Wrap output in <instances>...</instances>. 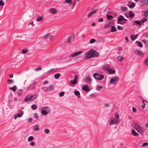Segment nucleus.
I'll return each mask as SVG.
<instances>
[{"label": "nucleus", "instance_id": "53", "mask_svg": "<svg viewBox=\"0 0 148 148\" xmlns=\"http://www.w3.org/2000/svg\"><path fill=\"white\" fill-rule=\"evenodd\" d=\"M148 145V143L145 142L143 143L142 145L143 147H145Z\"/></svg>", "mask_w": 148, "mask_h": 148}, {"label": "nucleus", "instance_id": "55", "mask_svg": "<svg viewBox=\"0 0 148 148\" xmlns=\"http://www.w3.org/2000/svg\"><path fill=\"white\" fill-rule=\"evenodd\" d=\"M42 110H49V108L48 107H43L42 108Z\"/></svg>", "mask_w": 148, "mask_h": 148}, {"label": "nucleus", "instance_id": "31", "mask_svg": "<svg viewBox=\"0 0 148 148\" xmlns=\"http://www.w3.org/2000/svg\"><path fill=\"white\" fill-rule=\"evenodd\" d=\"M60 76V73H58L56 74H55L54 75V77L55 79H58Z\"/></svg>", "mask_w": 148, "mask_h": 148}, {"label": "nucleus", "instance_id": "43", "mask_svg": "<svg viewBox=\"0 0 148 148\" xmlns=\"http://www.w3.org/2000/svg\"><path fill=\"white\" fill-rule=\"evenodd\" d=\"M43 17L42 16H38L37 18L36 19V21H39L42 20V19Z\"/></svg>", "mask_w": 148, "mask_h": 148}, {"label": "nucleus", "instance_id": "28", "mask_svg": "<svg viewBox=\"0 0 148 148\" xmlns=\"http://www.w3.org/2000/svg\"><path fill=\"white\" fill-rule=\"evenodd\" d=\"M134 16V14L133 12L132 11H131L129 12V16L131 18H132Z\"/></svg>", "mask_w": 148, "mask_h": 148}, {"label": "nucleus", "instance_id": "5", "mask_svg": "<svg viewBox=\"0 0 148 148\" xmlns=\"http://www.w3.org/2000/svg\"><path fill=\"white\" fill-rule=\"evenodd\" d=\"M122 20H125V21H127L126 20V19L123 16L120 15L118 18H117V22L118 24L121 23L120 22L122 21Z\"/></svg>", "mask_w": 148, "mask_h": 148}, {"label": "nucleus", "instance_id": "39", "mask_svg": "<svg viewBox=\"0 0 148 148\" xmlns=\"http://www.w3.org/2000/svg\"><path fill=\"white\" fill-rule=\"evenodd\" d=\"M31 108L33 110H35L37 108V106L36 105H33L31 106Z\"/></svg>", "mask_w": 148, "mask_h": 148}, {"label": "nucleus", "instance_id": "24", "mask_svg": "<svg viewBox=\"0 0 148 148\" xmlns=\"http://www.w3.org/2000/svg\"><path fill=\"white\" fill-rule=\"evenodd\" d=\"M41 113L43 115H46L47 114L48 112L45 110H41Z\"/></svg>", "mask_w": 148, "mask_h": 148}, {"label": "nucleus", "instance_id": "60", "mask_svg": "<svg viewBox=\"0 0 148 148\" xmlns=\"http://www.w3.org/2000/svg\"><path fill=\"white\" fill-rule=\"evenodd\" d=\"M117 29L119 30H122L123 29V28L122 27L120 26H118L117 27Z\"/></svg>", "mask_w": 148, "mask_h": 148}, {"label": "nucleus", "instance_id": "23", "mask_svg": "<svg viewBox=\"0 0 148 148\" xmlns=\"http://www.w3.org/2000/svg\"><path fill=\"white\" fill-rule=\"evenodd\" d=\"M74 93L75 95L78 96V98H80L79 96L80 95V93L79 91L76 90L74 92Z\"/></svg>", "mask_w": 148, "mask_h": 148}, {"label": "nucleus", "instance_id": "6", "mask_svg": "<svg viewBox=\"0 0 148 148\" xmlns=\"http://www.w3.org/2000/svg\"><path fill=\"white\" fill-rule=\"evenodd\" d=\"M19 112L21 113L18 114H15L14 116V119H16L18 117H20L23 115V111L21 110H19L18 111Z\"/></svg>", "mask_w": 148, "mask_h": 148}, {"label": "nucleus", "instance_id": "64", "mask_svg": "<svg viewBox=\"0 0 148 148\" xmlns=\"http://www.w3.org/2000/svg\"><path fill=\"white\" fill-rule=\"evenodd\" d=\"M42 68L41 67H39L37 68L35 70L36 71H40L41 70Z\"/></svg>", "mask_w": 148, "mask_h": 148}, {"label": "nucleus", "instance_id": "61", "mask_svg": "<svg viewBox=\"0 0 148 148\" xmlns=\"http://www.w3.org/2000/svg\"><path fill=\"white\" fill-rule=\"evenodd\" d=\"M103 21V19L102 18H99L98 20V21L99 22H102Z\"/></svg>", "mask_w": 148, "mask_h": 148}, {"label": "nucleus", "instance_id": "45", "mask_svg": "<svg viewBox=\"0 0 148 148\" xmlns=\"http://www.w3.org/2000/svg\"><path fill=\"white\" fill-rule=\"evenodd\" d=\"M22 92V90L21 89H20L17 91V93L19 95H21Z\"/></svg>", "mask_w": 148, "mask_h": 148}, {"label": "nucleus", "instance_id": "21", "mask_svg": "<svg viewBox=\"0 0 148 148\" xmlns=\"http://www.w3.org/2000/svg\"><path fill=\"white\" fill-rule=\"evenodd\" d=\"M48 88V91H52L54 89V88L52 84H51L50 85L49 88Z\"/></svg>", "mask_w": 148, "mask_h": 148}, {"label": "nucleus", "instance_id": "56", "mask_svg": "<svg viewBox=\"0 0 148 148\" xmlns=\"http://www.w3.org/2000/svg\"><path fill=\"white\" fill-rule=\"evenodd\" d=\"M4 4V3L2 0L0 1V5H3Z\"/></svg>", "mask_w": 148, "mask_h": 148}, {"label": "nucleus", "instance_id": "13", "mask_svg": "<svg viewBox=\"0 0 148 148\" xmlns=\"http://www.w3.org/2000/svg\"><path fill=\"white\" fill-rule=\"evenodd\" d=\"M136 130L138 132L141 134L143 133V127H140V126Z\"/></svg>", "mask_w": 148, "mask_h": 148}, {"label": "nucleus", "instance_id": "26", "mask_svg": "<svg viewBox=\"0 0 148 148\" xmlns=\"http://www.w3.org/2000/svg\"><path fill=\"white\" fill-rule=\"evenodd\" d=\"M17 89V86H14L13 87L10 88V89L12 90L14 92H15L16 91Z\"/></svg>", "mask_w": 148, "mask_h": 148}, {"label": "nucleus", "instance_id": "10", "mask_svg": "<svg viewBox=\"0 0 148 148\" xmlns=\"http://www.w3.org/2000/svg\"><path fill=\"white\" fill-rule=\"evenodd\" d=\"M82 89L84 91L88 92H89L90 90L88 85L87 84H86L83 86L82 87Z\"/></svg>", "mask_w": 148, "mask_h": 148}, {"label": "nucleus", "instance_id": "38", "mask_svg": "<svg viewBox=\"0 0 148 148\" xmlns=\"http://www.w3.org/2000/svg\"><path fill=\"white\" fill-rule=\"evenodd\" d=\"M144 63L145 65H148V57L145 59Z\"/></svg>", "mask_w": 148, "mask_h": 148}, {"label": "nucleus", "instance_id": "37", "mask_svg": "<svg viewBox=\"0 0 148 148\" xmlns=\"http://www.w3.org/2000/svg\"><path fill=\"white\" fill-rule=\"evenodd\" d=\"M65 3H68L69 4H72V2L71 0H65Z\"/></svg>", "mask_w": 148, "mask_h": 148}, {"label": "nucleus", "instance_id": "40", "mask_svg": "<svg viewBox=\"0 0 148 148\" xmlns=\"http://www.w3.org/2000/svg\"><path fill=\"white\" fill-rule=\"evenodd\" d=\"M8 84H11L14 83V81L12 79H8Z\"/></svg>", "mask_w": 148, "mask_h": 148}, {"label": "nucleus", "instance_id": "62", "mask_svg": "<svg viewBox=\"0 0 148 148\" xmlns=\"http://www.w3.org/2000/svg\"><path fill=\"white\" fill-rule=\"evenodd\" d=\"M126 20L127 21H126L125 20H123L124 21V22L123 23H120V24H121L122 25H124V24H125L127 22V21H128V20L127 19H126Z\"/></svg>", "mask_w": 148, "mask_h": 148}, {"label": "nucleus", "instance_id": "63", "mask_svg": "<svg viewBox=\"0 0 148 148\" xmlns=\"http://www.w3.org/2000/svg\"><path fill=\"white\" fill-rule=\"evenodd\" d=\"M144 2L146 5H148V0H143Z\"/></svg>", "mask_w": 148, "mask_h": 148}, {"label": "nucleus", "instance_id": "4", "mask_svg": "<svg viewBox=\"0 0 148 148\" xmlns=\"http://www.w3.org/2000/svg\"><path fill=\"white\" fill-rule=\"evenodd\" d=\"M119 78L118 77H115L114 78H112L111 79L110 81V84H116L117 82L119 81Z\"/></svg>", "mask_w": 148, "mask_h": 148}, {"label": "nucleus", "instance_id": "52", "mask_svg": "<svg viewBox=\"0 0 148 148\" xmlns=\"http://www.w3.org/2000/svg\"><path fill=\"white\" fill-rule=\"evenodd\" d=\"M49 34H47L43 36V38H47L49 36Z\"/></svg>", "mask_w": 148, "mask_h": 148}, {"label": "nucleus", "instance_id": "25", "mask_svg": "<svg viewBox=\"0 0 148 148\" xmlns=\"http://www.w3.org/2000/svg\"><path fill=\"white\" fill-rule=\"evenodd\" d=\"M136 44H138V47H143V44L141 42L137 41H136Z\"/></svg>", "mask_w": 148, "mask_h": 148}, {"label": "nucleus", "instance_id": "3", "mask_svg": "<svg viewBox=\"0 0 148 148\" xmlns=\"http://www.w3.org/2000/svg\"><path fill=\"white\" fill-rule=\"evenodd\" d=\"M35 96V97H34L33 99H35L37 97V96L35 95H34ZM34 95H28L25 98V101L27 102L31 100L34 97Z\"/></svg>", "mask_w": 148, "mask_h": 148}, {"label": "nucleus", "instance_id": "29", "mask_svg": "<svg viewBox=\"0 0 148 148\" xmlns=\"http://www.w3.org/2000/svg\"><path fill=\"white\" fill-rule=\"evenodd\" d=\"M121 9L123 11L125 12V11H126L127 10V7H123L122 6L121 7Z\"/></svg>", "mask_w": 148, "mask_h": 148}, {"label": "nucleus", "instance_id": "46", "mask_svg": "<svg viewBox=\"0 0 148 148\" xmlns=\"http://www.w3.org/2000/svg\"><path fill=\"white\" fill-rule=\"evenodd\" d=\"M91 80L90 77L89 76H87L86 77V82H89Z\"/></svg>", "mask_w": 148, "mask_h": 148}, {"label": "nucleus", "instance_id": "32", "mask_svg": "<svg viewBox=\"0 0 148 148\" xmlns=\"http://www.w3.org/2000/svg\"><path fill=\"white\" fill-rule=\"evenodd\" d=\"M107 18L108 19L110 20L113 19V17L112 16L108 15L107 16Z\"/></svg>", "mask_w": 148, "mask_h": 148}, {"label": "nucleus", "instance_id": "27", "mask_svg": "<svg viewBox=\"0 0 148 148\" xmlns=\"http://www.w3.org/2000/svg\"><path fill=\"white\" fill-rule=\"evenodd\" d=\"M133 125H134V128L136 130L137 128H138L140 126V125H139L138 124L136 123H133Z\"/></svg>", "mask_w": 148, "mask_h": 148}, {"label": "nucleus", "instance_id": "30", "mask_svg": "<svg viewBox=\"0 0 148 148\" xmlns=\"http://www.w3.org/2000/svg\"><path fill=\"white\" fill-rule=\"evenodd\" d=\"M57 70V69H50L49 71H48L47 72H56V71Z\"/></svg>", "mask_w": 148, "mask_h": 148}, {"label": "nucleus", "instance_id": "54", "mask_svg": "<svg viewBox=\"0 0 148 148\" xmlns=\"http://www.w3.org/2000/svg\"><path fill=\"white\" fill-rule=\"evenodd\" d=\"M110 27V24H107L105 25L104 27L106 29L109 28Z\"/></svg>", "mask_w": 148, "mask_h": 148}, {"label": "nucleus", "instance_id": "15", "mask_svg": "<svg viewBox=\"0 0 148 148\" xmlns=\"http://www.w3.org/2000/svg\"><path fill=\"white\" fill-rule=\"evenodd\" d=\"M138 36V35L137 34L136 35L134 36L133 35H131V38L132 40H134L136 39L137 38Z\"/></svg>", "mask_w": 148, "mask_h": 148}, {"label": "nucleus", "instance_id": "11", "mask_svg": "<svg viewBox=\"0 0 148 148\" xmlns=\"http://www.w3.org/2000/svg\"><path fill=\"white\" fill-rule=\"evenodd\" d=\"M49 11L53 14H56L57 10L56 8H50L49 9Z\"/></svg>", "mask_w": 148, "mask_h": 148}, {"label": "nucleus", "instance_id": "12", "mask_svg": "<svg viewBox=\"0 0 148 148\" xmlns=\"http://www.w3.org/2000/svg\"><path fill=\"white\" fill-rule=\"evenodd\" d=\"M97 12V10H95L94 11H92L90 12L89 14L87 16L88 17H89L90 16H92L93 14L96 13Z\"/></svg>", "mask_w": 148, "mask_h": 148}, {"label": "nucleus", "instance_id": "35", "mask_svg": "<svg viewBox=\"0 0 148 148\" xmlns=\"http://www.w3.org/2000/svg\"><path fill=\"white\" fill-rule=\"evenodd\" d=\"M34 137L31 136H29L28 138V140L29 141H31L34 140Z\"/></svg>", "mask_w": 148, "mask_h": 148}, {"label": "nucleus", "instance_id": "2", "mask_svg": "<svg viewBox=\"0 0 148 148\" xmlns=\"http://www.w3.org/2000/svg\"><path fill=\"white\" fill-rule=\"evenodd\" d=\"M91 58L97 57L99 56V53L94 50H90Z\"/></svg>", "mask_w": 148, "mask_h": 148}, {"label": "nucleus", "instance_id": "17", "mask_svg": "<svg viewBox=\"0 0 148 148\" xmlns=\"http://www.w3.org/2000/svg\"><path fill=\"white\" fill-rule=\"evenodd\" d=\"M116 119L113 120L112 119H111L110 122L109 123V125H111L116 124Z\"/></svg>", "mask_w": 148, "mask_h": 148}, {"label": "nucleus", "instance_id": "14", "mask_svg": "<svg viewBox=\"0 0 148 148\" xmlns=\"http://www.w3.org/2000/svg\"><path fill=\"white\" fill-rule=\"evenodd\" d=\"M86 57L87 59H89L90 58H91L90 51H88V52L86 53Z\"/></svg>", "mask_w": 148, "mask_h": 148}, {"label": "nucleus", "instance_id": "58", "mask_svg": "<svg viewBox=\"0 0 148 148\" xmlns=\"http://www.w3.org/2000/svg\"><path fill=\"white\" fill-rule=\"evenodd\" d=\"M32 118H30L27 120V121L29 123H30L32 122Z\"/></svg>", "mask_w": 148, "mask_h": 148}, {"label": "nucleus", "instance_id": "47", "mask_svg": "<svg viewBox=\"0 0 148 148\" xmlns=\"http://www.w3.org/2000/svg\"><path fill=\"white\" fill-rule=\"evenodd\" d=\"M103 88V86H98L97 88V90L98 91H100Z\"/></svg>", "mask_w": 148, "mask_h": 148}, {"label": "nucleus", "instance_id": "33", "mask_svg": "<svg viewBox=\"0 0 148 148\" xmlns=\"http://www.w3.org/2000/svg\"><path fill=\"white\" fill-rule=\"evenodd\" d=\"M103 68L105 71L108 72L110 69V68L108 66H104Z\"/></svg>", "mask_w": 148, "mask_h": 148}, {"label": "nucleus", "instance_id": "20", "mask_svg": "<svg viewBox=\"0 0 148 148\" xmlns=\"http://www.w3.org/2000/svg\"><path fill=\"white\" fill-rule=\"evenodd\" d=\"M135 53L136 54H139L140 56H142V55H143V54L142 53H141V51L138 50L135 51Z\"/></svg>", "mask_w": 148, "mask_h": 148}, {"label": "nucleus", "instance_id": "57", "mask_svg": "<svg viewBox=\"0 0 148 148\" xmlns=\"http://www.w3.org/2000/svg\"><path fill=\"white\" fill-rule=\"evenodd\" d=\"M132 110L133 112H136V109L134 107H132Z\"/></svg>", "mask_w": 148, "mask_h": 148}, {"label": "nucleus", "instance_id": "8", "mask_svg": "<svg viewBox=\"0 0 148 148\" xmlns=\"http://www.w3.org/2000/svg\"><path fill=\"white\" fill-rule=\"evenodd\" d=\"M83 52L82 51H78L77 52H75L74 53L71 54L70 56L71 57H76L79 55H80L81 53Z\"/></svg>", "mask_w": 148, "mask_h": 148}, {"label": "nucleus", "instance_id": "34", "mask_svg": "<svg viewBox=\"0 0 148 148\" xmlns=\"http://www.w3.org/2000/svg\"><path fill=\"white\" fill-rule=\"evenodd\" d=\"M28 50L27 49H24L22 50V52L23 53L25 54L28 52Z\"/></svg>", "mask_w": 148, "mask_h": 148}, {"label": "nucleus", "instance_id": "49", "mask_svg": "<svg viewBox=\"0 0 148 148\" xmlns=\"http://www.w3.org/2000/svg\"><path fill=\"white\" fill-rule=\"evenodd\" d=\"M44 132L46 134H48L49 132V131L48 129H46L44 131Z\"/></svg>", "mask_w": 148, "mask_h": 148}, {"label": "nucleus", "instance_id": "36", "mask_svg": "<svg viewBox=\"0 0 148 148\" xmlns=\"http://www.w3.org/2000/svg\"><path fill=\"white\" fill-rule=\"evenodd\" d=\"M117 59L119 61H122L124 59V58L121 56H119L117 58Z\"/></svg>", "mask_w": 148, "mask_h": 148}, {"label": "nucleus", "instance_id": "9", "mask_svg": "<svg viewBox=\"0 0 148 148\" xmlns=\"http://www.w3.org/2000/svg\"><path fill=\"white\" fill-rule=\"evenodd\" d=\"M74 38V34H72L69 36L68 38L67 42L70 43L72 42Z\"/></svg>", "mask_w": 148, "mask_h": 148}, {"label": "nucleus", "instance_id": "16", "mask_svg": "<svg viewBox=\"0 0 148 148\" xmlns=\"http://www.w3.org/2000/svg\"><path fill=\"white\" fill-rule=\"evenodd\" d=\"M132 134L134 136H136L138 135V134L136 131L134 129H132Z\"/></svg>", "mask_w": 148, "mask_h": 148}, {"label": "nucleus", "instance_id": "48", "mask_svg": "<svg viewBox=\"0 0 148 148\" xmlns=\"http://www.w3.org/2000/svg\"><path fill=\"white\" fill-rule=\"evenodd\" d=\"M144 15L145 17H147L148 16V11H146L145 12Z\"/></svg>", "mask_w": 148, "mask_h": 148}, {"label": "nucleus", "instance_id": "1", "mask_svg": "<svg viewBox=\"0 0 148 148\" xmlns=\"http://www.w3.org/2000/svg\"><path fill=\"white\" fill-rule=\"evenodd\" d=\"M93 76L95 79L99 80H101L104 78V76L103 75L97 73H94Z\"/></svg>", "mask_w": 148, "mask_h": 148}, {"label": "nucleus", "instance_id": "41", "mask_svg": "<svg viewBox=\"0 0 148 148\" xmlns=\"http://www.w3.org/2000/svg\"><path fill=\"white\" fill-rule=\"evenodd\" d=\"M134 23L137 24L139 25H140L141 24V22L139 20L138 21H134Z\"/></svg>", "mask_w": 148, "mask_h": 148}, {"label": "nucleus", "instance_id": "51", "mask_svg": "<svg viewBox=\"0 0 148 148\" xmlns=\"http://www.w3.org/2000/svg\"><path fill=\"white\" fill-rule=\"evenodd\" d=\"M95 42V40L94 39H92L90 40V43H93Z\"/></svg>", "mask_w": 148, "mask_h": 148}, {"label": "nucleus", "instance_id": "18", "mask_svg": "<svg viewBox=\"0 0 148 148\" xmlns=\"http://www.w3.org/2000/svg\"><path fill=\"white\" fill-rule=\"evenodd\" d=\"M39 129V125H36L34 126L33 127V130L35 131H36Z\"/></svg>", "mask_w": 148, "mask_h": 148}, {"label": "nucleus", "instance_id": "22", "mask_svg": "<svg viewBox=\"0 0 148 148\" xmlns=\"http://www.w3.org/2000/svg\"><path fill=\"white\" fill-rule=\"evenodd\" d=\"M108 72L110 73L114 74L115 73V71L112 69H111L110 68Z\"/></svg>", "mask_w": 148, "mask_h": 148}, {"label": "nucleus", "instance_id": "7", "mask_svg": "<svg viewBox=\"0 0 148 148\" xmlns=\"http://www.w3.org/2000/svg\"><path fill=\"white\" fill-rule=\"evenodd\" d=\"M77 75H74L73 76V77L74 78V79H71V83L72 84H76L77 82Z\"/></svg>", "mask_w": 148, "mask_h": 148}, {"label": "nucleus", "instance_id": "50", "mask_svg": "<svg viewBox=\"0 0 148 148\" xmlns=\"http://www.w3.org/2000/svg\"><path fill=\"white\" fill-rule=\"evenodd\" d=\"M42 89L45 91H47L48 90V88L47 87H44L42 88Z\"/></svg>", "mask_w": 148, "mask_h": 148}, {"label": "nucleus", "instance_id": "44", "mask_svg": "<svg viewBox=\"0 0 148 148\" xmlns=\"http://www.w3.org/2000/svg\"><path fill=\"white\" fill-rule=\"evenodd\" d=\"M65 92L64 91H62L59 94V95L61 97H63L64 95Z\"/></svg>", "mask_w": 148, "mask_h": 148}, {"label": "nucleus", "instance_id": "59", "mask_svg": "<svg viewBox=\"0 0 148 148\" xmlns=\"http://www.w3.org/2000/svg\"><path fill=\"white\" fill-rule=\"evenodd\" d=\"M34 117L36 118H38V116L37 115V114L36 113H34Z\"/></svg>", "mask_w": 148, "mask_h": 148}, {"label": "nucleus", "instance_id": "42", "mask_svg": "<svg viewBox=\"0 0 148 148\" xmlns=\"http://www.w3.org/2000/svg\"><path fill=\"white\" fill-rule=\"evenodd\" d=\"M135 6V5L134 3H132L130 6L129 8H133Z\"/></svg>", "mask_w": 148, "mask_h": 148}, {"label": "nucleus", "instance_id": "19", "mask_svg": "<svg viewBox=\"0 0 148 148\" xmlns=\"http://www.w3.org/2000/svg\"><path fill=\"white\" fill-rule=\"evenodd\" d=\"M117 31L116 28L115 26H112L111 27V32H114Z\"/></svg>", "mask_w": 148, "mask_h": 148}]
</instances>
